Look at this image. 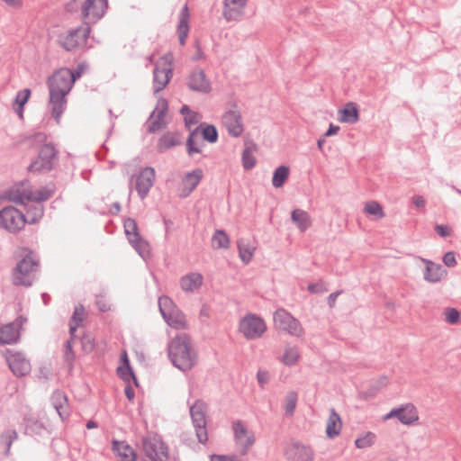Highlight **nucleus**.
Returning a JSON list of instances; mask_svg holds the SVG:
<instances>
[{
  "instance_id": "393cba45",
  "label": "nucleus",
  "mask_w": 461,
  "mask_h": 461,
  "mask_svg": "<svg viewBox=\"0 0 461 461\" xmlns=\"http://www.w3.org/2000/svg\"><path fill=\"white\" fill-rule=\"evenodd\" d=\"M67 95L64 92L50 91L49 103L51 105V116L57 123L60 122L61 115L67 108Z\"/></svg>"
},
{
  "instance_id": "a19ab883",
  "label": "nucleus",
  "mask_w": 461,
  "mask_h": 461,
  "mask_svg": "<svg viewBox=\"0 0 461 461\" xmlns=\"http://www.w3.org/2000/svg\"><path fill=\"white\" fill-rule=\"evenodd\" d=\"M31 89L25 88L17 93L14 99V109L20 118H23V107L31 96Z\"/></svg>"
},
{
  "instance_id": "7c9ffc66",
  "label": "nucleus",
  "mask_w": 461,
  "mask_h": 461,
  "mask_svg": "<svg viewBox=\"0 0 461 461\" xmlns=\"http://www.w3.org/2000/svg\"><path fill=\"white\" fill-rule=\"evenodd\" d=\"M180 133L167 131L164 133L158 140L157 150L158 153H164L167 149L181 144Z\"/></svg>"
},
{
  "instance_id": "7ed1b4c3",
  "label": "nucleus",
  "mask_w": 461,
  "mask_h": 461,
  "mask_svg": "<svg viewBox=\"0 0 461 461\" xmlns=\"http://www.w3.org/2000/svg\"><path fill=\"white\" fill-rule=\"evenodd\" d=\"M30 145L42 144L37 158L28 167L30 172L48 173L59 164V151L51 143H45L47 135L44 132H35L26 138Z\"/></svg>"
},
{
  "instance_id": "49530a36",
  "label": "nucleus",
  "mask_w": 461,
  "mask_h": 461,
  "mask_svg": "<svg viewBox=\"0 0 461 461\" xmlns=\"http://www.w3.org/2000/svg\"><path fill=\"white\" fill-rule=\"evenodd\" d=\"M46 428L44 424L37 420L30 419L26 420L25 423V434L33 436V435H41L43 430Z\"/></svg>"
},
{
  "instance_id": "412c9836",
  "label": "nucleus",
  "mask_w": 461,
  "mask_h": 461,
  "mask_svg": "<svg viewBox=\"0 0 461 461\" xmlns=\"http://www.w3.org/2000/svg\"><path fill=\"white\" fill-rule=\"evenodd\" d=\"M49 91L54 92H64V94L68 95L72 87L73 81L69 78L68 75L63 73V68H60L54 72V74L48 78L47 81Z\"/></svg>"
},
{
  "instance_id": "4d7b16f0",
  "label": "nucleus",
  "mask_w": 461,
  "mask_h": 461,
  "mask_svg": "<svg viewBox=\"0 0 461 461\" xmlns=\"http://www.w3.org/2000/svg\"><path fill=\"white\" fill-rule=\"evenodd\" d=\"M86 68V65L81 63V64H78L76 68L74 69H69V68H63V73H65L66 75H68L70 79H72L73 81V85L75 84V82L81 77V76L83 75L84 73V70L85 68Z\"/></svg>"
},
{
  "instance_id": "3c124183",
  "label": "nucleus",
  "mask_w": 461,
  "mask_h": 461,
  "mask_svg": "<svg viewBox=\"0 0 461 461\" xmlns=\"http://www.w3.org/2000/svg\"><path fill=\"white\" fill-rule=\"evenodd\" d=\"M299 358V352L297 348H287L282 357V361L285 366H294Z\"/></svg>"
},
{
  "instance_id": "f257e3e1",
  "label": "nucleus",
  "mask_w": 461,
  "mask_h": 461,
  "mask_svg": "<svg viewBox=\"0 0 461 461\" xmlns=\"http://www.w3.org/2000/svg\"><path fill=\"white\" fill-rule=\"evenodd\" d=\"M17 262L12 270V284L15 286L30 287L40 271L38 255L27 247H22L16 253Z\"/></svg>"
},
{
  "instance_id": "f3484780",
  "label": "nucleus",
  "mask_w": 461,
  "mask_h": 461,
  "mask_svg": "<svg viewBox=\"0 0 461 461\" xmlns=\"http://www.w3.org/2000/svg\"><path fill=\"white\" fill-rule=\"evenodd\" d=\"M156 173L151 167H146L135 176V189L140 199L147 197L155 182Z\"/></svg>"
},
{
  "instance_id": "a18cd8bd",
  "label": "nucleus",
  "mask_w": 461,
  "mask_h": 461,
  "mask_svg": "<svg viewBox=\"0 0 461 461\" xmlns=\"http://www.w3.org/2000/svg\"><path fill=\"white\" fill-rule=\"evenodd\" d=\"M199 128H194L190 131V133L186 139V153L188 156L192 157L194 153H201L202 149L198 147L194 140V137L198 134Z\"/></svg>"
},
{
  "instance_id": "864d4df0",
  "label": "nucleus",
  "mask_w": 461,
  "mask_h": 461,
  "mask_svg": "<svg viewBox=\"0 0 461 461\" xmlns=\"http://www.w3.org/2000/svg\"><path fill=\"white\" fill-rule=\"evenodd\" d=\"M238 249L240 258L242 260V262L246 264L250 262L253 257V249L248 244H245L243 241L238 242Z\"/></svg>"
},
{
  "instance_id": "09e8293b",
  "label": "nucleus",
  "mask_w": 461,
  "mask_h": 461,
  "mask_svg": "<svg viewBox=\"0 0 461 461\" xmlns=\"http://www.w3.org/2000/svg\"><path fill=\"white\" fill-rule=\"evenodd\" d=\"M297 400H298V394L296 392L290 391L287 393V394L285 396V410L286 415L291 416L294 414V410L296 408Z\"/></svg>"
},
{
  "instance_id": "9b49d317",
  "label": "nucleus",
  "mask_w": 461,
  "mask_h": 461,
  "mask_svg": "<svg viewBox=\"0 0 461 461\" xmlns=\"http://www.w3.org/2000/svg\"><path fill=\"white\" fill-rule=\"evenodd\" d=\"M185 86L194 93L207 95L212 92V84L204 70L200 67L191 69L185 77Z\"/></svg>"
},
{
  "instance_id": "f03ea898",
  "label": "nucleus",
  "mask_w": 461,
  "mask_h": 461,
  "mask_svg": "<svg viewBox=\"0 0 461 461\" xmlns=\"http://www.w3.org/2000/svg\"><path fill=\"white\" fill-rule=\"evenodd\" d=\"M167 355L173 366L183 372L191 370L197 362V353L186 333L176 335L167 346Z\"/></svg>"
},
{
  "instance_id": "e2e57ef3",
  "label": "nucleus",
  "mask_w": 461,
  "mask_h": 461,
  "mask_svg": "<svg viewBox=\"0 0 461 461\" xmlns=\"http://www.w3.org/2000/svg\"><path fill=\"white\" fill-rule=\"evenodd\" d=\"M199 113L192 112L189 115L184 117L185 126L191 131V126L198 123Z\"/></svg>"
},
{
  "instance_id": "aec40b11",
  "label": "nucleus",
  "mask_w": 461,
  "mask_h": 461,
  "mask_svg": "<svg viewBox=\"0 0 461 461\" xmlns=\"http://www.w3.org/2000/svg\"><path fill=\"white\" fill-rule=\"evenodd\" d=\"M168 109V103L165 98L158 101V105L151 113L148 120L147 131L149 133H154L159 129L165 127L164 118Z\"/></svg>"
},
{
  "instance_id": "423d86ee",
  "label": "nucleus",
  "mask_w": 461,
  "mask_h": 461,
  "mask_svg": "<svg viewBox=\"0 0 461 461\" xmlns=\"http://www.w3.org/2000/svg\"><path fill=\"white\" fill-rule=\"evenodd\" d=\"M141 450L149 461H168V446L157 435L141 438Z\"/></svg>"
},
{
  "instance_id": "c756f323",
  "label": "nucleus",
  "mask_w": 461,
  "mask_h": 461,
  "mask_svg": "<svg viewBox=\"0 0 461 461\" xmlns=\"http://www.w3.org/2000/svg\"><path fill=\"white\" fill-rule=\"evenodd\" d=\"M189 9L187 5H185L179 14V20L177 25V34L180 45H185L186 38L189 33Z\"/></svg>"
},
{
  "instance_id": "680f3d73",
  "label": "nucleus",
  "mask_w": 461,
  "mask_h": 461,
  "mask_svg": "<svg viewBox=\"0 0 461 461\" xmlns=\"http://www.w3.org/2000/svg\"><path fill=\"white\" fill-rule=\"evenodd\" d=\"M3 437L5 438V446H6L5 453L8 454L13 442L18 437V434H17L16 430H14V429H7L6 431H5Z\"/></svg>"
},
{
  "instance_id": "6e6d98bb",
  "label": "nucleus",
  "mask_w": 461,
  "mask_h": 461,
  "mask_svg": "<svg viewBox=\"0 0 461 461\" xmlns=\"http://www.w3.org/2000/svg\"><path fill=\"white\" fill-rule=\"evenodd\" d=\"M80 343L82 350L86 354L91 353L95 349V341L90 334L85 333L80 338Z\"/></svg>"
},
{
  "instance_id": "ddd939ff",
  "label": "nucleus",
  "mask_w": 461,
  "mask_h": 461,
  "mask_svg": "<svg viewBox=\"0 0 461 461\" xmlns=\"http://www.w3.org/2000/svg\"><path fill=\"white\" fill-rule=\"evenodd\" d=\"M0 198L14 202L17 204L26 205L32 199L30 182L21 181L15 184L14 186L5 190Z\"/></svg>"
},
{
  "instance_id": "1a4fd4ad",
  "label": "nucleus",
  "mask_w": 461,
  "mask_h": 461,
  "mask_svg": "<svg viewBox=\"0 0 461 461\" xmlns=\"http://www.w3.org/2000/svg\"><path fill=\"white\" fill-rule=\"evenodd\" d=\"M26 224L25 215L14 206L0 210V228L10 233H17Z\"/></svg>"
},
{
  "instance_id": "39448f33",
  "label": "nucleus",
  "mask_w": 461,
  "mask_h": 461,
  "mask_svg": "<svg viewBox=\"0 0 461 461\" xmlns=\"http://www.w3.org/2000/svg\"><path fill=\"white\" fill-rule=\"evenodd\" d=\"M158 308L164 321L170 327L176 330L186 328L185 315L168 296L163 295L159 297Z\"/></svg>"
},
{
  "instance_id": "37998d69",
  "label": "nucleus",
  "mask_w": 461,
  "mask_h": 461,
  "mask_svg": "<svg viewBox=\"0 0 461 461\" xmlns=\"http://www.w3.org/2000/svg\"><path fill=\"white\" fill-rule=\"evenodd\" d=\"M123 228L128 241L141 236L139 231L137 221L133 218H126L123 221Z\"/></svg>"
},
{
  "instance_id": "052dcab7",
  "label": "nucleus",
  "mask_w": 461,
  "mask_h": 461,
  "mask_svg": "<svg viewBox=\"0 0 461 461\" xmlns=\"http://www.w3.org/2000/svg\"><path fill=\"white\" fill-rule=\"evenodd\" d=\"M460 317L459 312L455 308H447L445 310V320L449 324H456L458 322Z\"/></svg>"
},
{
  "instance_id": "774afa93",
  "label": "nucleus",
  "mask_w": 461,
  "mask_h": 461,
  "mask_svg": "<svg viewBox=\"0 0 461 461\" xmlns=\"http://www.w3.org/2000/svg\"><path fill=\"white\" fill-rule=\"evenodd\" d=\"M258 383L261 387H264L269 381V374L267 371L259 370L257 373Z\"/></svg>"
},
{
  "instance_id": "c9c22d12",
  "label": "nucleus",
  "mask_w": 461,
  "mask_h": 461,
  "mask_svg": "<svg viewBox=\"0 0 461 461\" xmlns=\"http://www.w3.org/2000/svg\"><path fill=\"white\" fill-rule=\"evenodd\" d=\"M339 113V121L342 122L355 123L359 120V112L355 103H347Z\"/></svg>"
},
{
  "instance_id": "2f4dec72",
  "label": "nucleus",
  "mask_w": 461,
  "mask_h": 461,
  "mask_svg": "<svg viewBox=\"0 0 461 461\" xmlns=\"http://www.w3.org/2000/svg\"><path fill=\"white\" fill-rule=\"evenodd\" d=\"M248 0H224L223 16L227 21L235 20L246 6Z\"/></svg>"
},
{
  "instance_id": "bf43d9fd",
  "label": "nucleus",
  "mask_w": 461,
  "mask_h": 461,
  "mask_svg": "<svg viewBox=\"0 0 461 461\" xmlns=\"http://www.w3.org/2000/svg\"><path fill=\"white\" fill-rule=\"evenodd\" d=\"M122 366H118L116 370L118 376L124 373L130 375L131 370H132V368L131 366L130 360L125 351L122 354Z\"/></svg>"
},
{
  "instance_id": "c85d7f7f",
  "label": "nucleus",
  "mask_w": 461,
  "mask_h": 461,
  "mask_svg": "<svg viewBox=\"0 0 461 461\" xmlns=\"http://www.w3.org/2000/svg\"><path fill=\"white\" fill-rule=\"evenodd\" d=\"M245 148L241 155L242 167L245 170L252 169L257 163V159L253 152L258 150L257 144L250 140H246L244 142Z\"/></svg>"
},
{
  "instance_id": "8fccbe9b",
  "label": "nucleus",
  "mask_w": 461,
  "mask_h": 461,
  "mask_svg": "<svg viewBox=\"0 0 461 461\" xmlns=\"http://www.w3.org/2000/svg\"><path fill=\"white\" fill-rule=\"evenodd\" d=\"M375 434L368 431L355 440V446L357 448H366L375 443Z\"/></svg>"
},
{
  "instance_id": "f704fd0d",
  "label": "nucleus",
  "mask_w": 461,
  "mask_h": 461,
  "mask_svg": "<svg viewBox=\"0 0 461 461\" xmlns=\"http://www.w3.org/2000/svg\"><path fill=\"white\" fill-rule=\"evenodd\" d=\"M342 428V421L339 414L335 409H330V416L326 425V435L329 438H334L339 435Z\"/></svg>"
},
{
  "instance_id": "4be33fe9",
  "label": "nucleus",
  "mask_w": 461,
  "mask_h": 461,
  "mask_svg": "<svg viewBox=\"0 0 461 461\" xmlns=\"http://www.w3.org/2000/svg\"><path fill=\"white\" fill-rule=\"evenodd\" d=\"M221 120L230 136L237 138L242 134L244 129L239 111L225 112Z\"/></svg>"
},
{
  "instance_id": "4468645a",
  "label": "nucleus",
  "mask_w": 461,
  "mask_h": 461,
  "mask_svg": "<svg viewBox=\"0 0 461 461\" xmlns=\"http://www.w3.org/2000/svg\"><path fill=\"white\" fill-rule=\"evenodd\" d=\"M108 0H86L81 6V15L84 23H95L105 14Z\"/></svg>"
},
{
  "instance_id": "0eeeda50",
  "label": "nucleus",
  "mask_w": 461,
  "mask_h": 461,
  "mask_svg": "<svg viewBox=\"0 0 461 461\" xmlns=\"http://www.w3.org/2000/svg\"><path fill=\"white\" fill-rule=\"evenodd\" d=\"M173 76V60L170 54H165L155 65L153 69L154 94L162 91Z\"/></svg>"
},
{
  "instance_id": "20e7f679",
  "label": "nucleus",
  "mask_w": 461,
  "mask_h": 461,
  "mask_svg": "<svg viewBox=\"0 0 461 461\" xmlns=\"http://www.w3.org/2000/svg\"><path fill=\"white\" fill-rule=\"evenodd\" d=\"M91 32L89 23H83L82 25L70 29L66 34L58 37V44L66 51H74L86 45Z\"/></svg>"
},
{
  "instance_id": "e433bc0d",
  "label": "nucleus",
  "mask_w": 461,
  "mask_h": 461,
  "mask_svg": "<svg viewBox=\"0 0 461 461\" xmlns=\"http://www.w3.org/2000/svg\"><path fill=\"white\" fill-rule=\"evenodd\" d=\"M86 319V311L82 304L76 306L73 315L69 321V336L71 339H76V332L77 328Z\"/></svg>"
},
{
  "instance_id": "c03bdc74",
  "label": "nucleus",
  "mask_w": 461,
  "mask_h": 461,
  "mask_svg": "<svg viewBox=\"0 0 461 461\" xmlns=\"http://www.w3.org/2000/svg\"><path fill=\"white\" fill-rule=\"evenodd\" d=\"M212 247L215 249H228L230 239L227 233L222 230H217L212 238Z\"/></svg>"
},
{
  "instance_id": "6ab92c4d",
  "label": "nucleus",
  "mask_w": 461,
  "mask_h": 461,
  "mask_svg": "<svg viewBox=\"0 0 461 461\" xmlns=\"http://www.w3.org/2000/svg\"><path fill=\"white\" fill-rule=\"evenodd\" d=\"M285 456L287 461H313L314 459L312 448L299 441H295L286 447Z\"/></svg>"
},
{
  "instance_id": "0e129e2a",
  "label": "nucleus",
  "mask_w": 461,
  "mask_h": 461,
  "mask_svg": "<svg viewBox=\"0 0 461 461\" xmlns=\"http://www.w3.org/2000/svg\"><path fill=\"white\" fill-rule=\"evenodd\" d=\"M435 231L443 238L449 237L452 233L451 228L443 224H437L435 226Z\"/></svg>"
},
{
  "instance_id": "a211bd4d",
  "label": "nucleus",
  "mask_w": 461,
  "mask_h": 461,
  "mask_svg": "<svg viewBox=\"0 0 461 461\" xmlns=\"http://www.w3.org/2000/svg\"><path fill=\"white\" fill-rule=\"evenodd\" d=\"M5 357L10 370L17 377L25 376L31 372L30 361L25 358L23 354L20 352L13 353L7 349Z\"/></svg>"
},
{
  "instance_id": "f8f14e48",
  "label": "nucleus",
  "mask_w": 461,
  "mask_h": 461,
  "mask_svg": "<svg viewBox=\"0 0 461 461\" xmlns=\"http://www.w3.org/2000/svg\"><path fill=\"white\" fill-rule=\"evenodd\" d=\"M274 322L277 329L293 336L300 337L303 334V329L300 321L283 308L277 309L275 312Z\"/></svg>"
},
{
  "instance_id": "603ef678",
  "label": "nucleus",
  "mask_w": 461,
  "mask_h": 461,
  "mask_svg": "<svg viewBox=\"0 0 461 461\" xmlns=\"http://www.w3.org/2000/svg\"><path fill=\"white\" fill-rule=\"evenodd\" d=\"M55 193L54 187H42L38 190L35 194H32V199L31 202H34L36 203H41V202L49 200Z\"/></svg>"
},
{
  "instance_id": "2eb2a0df",
  "label": "nucleus",
  "mask_w": 461,
  "mask_h": 461,
  "mask_svg": "<svg viewBox=\"0 0 461 461\" xmlns=\"http://www.w3.org/2000/svg\"><path fill=\"white\" fill-rule=\"evenodd\" d=\"M26 318L20 315L14 321L0 327V345L15 344L20 340L21 329Z\"/></svg>"
},
{
  "instance_id": "4c0bfd02",
  "label": "nucleus",
  "mask_w": 461,
  "mask_h": 461,
  "mask_svg": "<svg viewBox=\"0 0 461 461\" xmlns=\"http://www.w3.org/2000/svg\"><path fill=\"white\" fill-rule=\"evenodd\" d=\"M129 242L143 259H148L151 257L150 245L141 236L131 240Z\"/></svg>"
},
{
  "instance_id": "6e6552de",
  "label": "nucleus",
  "mask_w": 461,
  "mask_h": 461,
  "mask_svg": "<svg viewBox=\"0 0 461 461\" xmlns=\"http://www.w3.org/2000/svg\"><path fill=\"white\" fill-rule=\"evenodd\" d=\"M206 410L207 404L201 399H197L190 407L192 423L194 427L198 442L201 444H206L208 441Z\"/></svg>"
},
{
  "instance_id": "473e14b6",
  "label": "nucleus",
  "mask_w": 461,
  "mask_h": 461,
  "mask_svg": "<svg viewBox=\"0 0 461 461\" xmlns=\"http://www.w3.org/2000/svg\"><path fill=\"white\" fill-rule=\"evenodd\" d=\"M291 220L301 232H305L312 226L310 214L299 208L292 211Z\"/></svg>"
},
{
  "instance_id": "13d9d810",
  "label": "nucleus",
  "mask_w": 461,
  "mask_h": 461,
  "mask_svg": "<svg viewBox=\"0 0 461 461\" xmlns=\"http://www.w3.org/2000/svg\"><path fill=\"white\" fill-rule=\"evenodd\" d=\"M307 290L311 294H324V293L328 292L329 289H328L326 284L322 280H319L316 283L309 284L308 287H307Z\"/></svg>"
},
{
  "instance_id": "ea45409f",
  "label": "nucleus",
  "mask_w": 461,
  "mask_h": 461,
  "mask_svg": "<svg viewBox=\"0 0 461 461\" xmlns=\"http://www.w3.org/2000/svg\"><path fill=\"white\" fill-rule=\"evenodd\" d=\"M196 128H199V131H201L203 140L208 141L209 143L217 142L219 134L217 128L213 124L203 122Z\"/></svg>"
},
{
  "instance_id": "58836bf2",
  "label": "nucleus",
  "mask_w": 461,
  "mask_h": 461,
  "mask_svg": "<svg viewBox=\"0 0 461 461\" xmlns=\"http://www.w3.org/2000/svg\"><path fill=\"white\" fill-rule=\"evenodd\" d=\"M290 175V168L287 166L282 165L277 167L273 173L272 185L276 188L282 187L287 181Z\"/></svg>"
},
{
  "instance_id": "69168bd1",
  "label": "nucleus",
  "mask_w": 461,
  "mask_h": 461,
  "mask_svg": "<svg viewBox=\"0 0 461 461\" xmlns=\"http://www.w3.org/2000/svg\"><path fill=\"white\" fill-rule=\"evenodd\" d=\"M443 263L448 267H453L456 265V256L453 251H448L443 256Z\"/></svg>"
},
{
  "instance_id": "a878e982",
  "label": "nucleus",
  "mask_w": 461,
  "mask_h": 461,
  "mask_svg": "<svg viewBox=\"0 0 461 461\" xmlns=\"http://www.w3.org/2000/svg\"><path fill=\"white\" fill-rule=\"evenodd\" d=\"M112 450L120 461H137V453L126 441L113 439Z\"/></svg>"
},
{
  "instance_id": "dca6fc26",
  "label": "nucleus",
  "mask_w": 461,
  "mask_h": 461,
  "mask_svg": "<svg viewBox=\"0 0 461 461\" xmlns=\"http://www.w3.org/2000/svg\"><path fill=\"white\" fill-rule=\"evenodd\" d=\"M232 429L236 445L239 448L240 456H246L249 449L255 442L253 432H249L241 420L233 422Z\"/></svg>"
},
{
  "instance_id": "5701e85b",
  "label": "nucleus",
  "mask_w": 461,
  "mask_h": 461,
  "mask_svg": "<svg viewBox=\"0 0 461 461\" xmlns=\"http://www.w3.org/2000/svg\"><path fill=\"white\" fill-rule=\"evenodd\" d=\"M203 177V171L202 168H195L191 172H188L182 178V188L180 189L179 196L185 198L189 196L193 191L200 184Z\"/></svg>"
},
{
  "instance_id": "cd10ccee",
  "label": "nucleus",
  "mask_w": 461,
  "mask_h": 461,
  "mask_svg": "<svg viewBox=\"0 0 461 461\" xmlns=\"http://www.w3.org/2000/svg\"><path fill=\"white\" fill-rule=\"evenodd\" d=\"M203 276L197 272H192L180 278L181 288L187 293H193L203 285Z\"/></svg>"
},
{
  "instance_id": "9d476101",
  "label": "nucleus",
  "mask_w": 461,
  "mask_h": 461,
  "mask_svg": "<svg viewBox=\"0 0 461 461\" xmlns=\"http://www.w3.org/2000/svg\"><path fill=\"white\" fill-rule=\"evenodd\" d=\"M239 330L247 339L252 340L262 337L267 325L261 317L249 313L240 321Z\"/></svg>"
},
{
  "instance_id": "bb28decb",
  "label": "nucleus",
  "mask_w": 461,
  "mask_h": 461,
  "mask_svg": "<svg viewBox=\"0 0 461 461\" xmlns=\"http://www.w3.org/2000/svg\"><path fill=\"white\" fill-rule=\"evenodd\" d=\"M50 402L62 420L68 418V402L65 392L61 390H55L51 394Z\"/></svg>"
},
{
  "instance_id": "72a5a7b5",
  "label": "nucleus",
  "mask_w": 461,
  "mask_h": 461,
  "mask_svg": "<svg viewBox=\"0 0 461 461\" xmlns=\"http://www.w3.org/2000/svg\"><path fill=\"white\" fill-rule=\"evenodd\" d=\"M400 413L397 419L404 425H411L419 420V414L416 407L412 403H406L398 408Z\"/></svg>"
},
{
  "instance_id": "338daca9",
  "label": "nucleus",
  "mask_w": 461,
  "mask_h": 461,
  "mask_svg": "<svg viewBox=\"0 0 461 461\" xmlns=\"http://www.w3.org/2000/svg\"><path fill=\"white\" fill-rule=\"evenodd\" d=\"M119 377L124 381L125 383H127L128 384L132 381L134 385L136 387H139V381H138V378L136 377L133 370H131V374L128 375L127 373H124L121 375H119Z\"/></svg>"
},
{
  "instance_id": "5fc2aeb1",
  "label": "nucleus",
  "mask_w": 461,
  "mask_h": 461,
  "mask_svg": "<svg viewBox=\"0 0 461 461\" xmlns=\"http://www.w3.org/2000/svg\"><path fill=\"white\" fill-rule=\"evenodd\" d=\"M75 339H71V338L66 341L65 343V350H64V360L67 363L68 366L71 369L73 367V363L76 357L75 352L72 349V341Z\"/></svg>"
},
{
  "instance_id": "de8ad7c7",
  "label": "nucleus",
  "mask_w": 461,
  "mask_h": 461,
  "mask_svg": "<svg viewBox=\"0 0 461 461\" xmlns=\"http://www.w3.org/2000/svg\"><path fill=\"white\" fill-rule=\"evenodd\" d=\"M364 212L369 215L375 216V219L384 217V212L382 205L376 201H370L365 204Z\"/></svg>"
},
{
  "instance_id": "b1692460",
  "label": "nucleus",
  "mask_w": 461,
  "mask_h": 461,
  "mask_svg": "<svg viewBox=\"0 0 461 461\" xmlns=\"http://www.w3.org/2000/svg\"><path fill=\"white\" fill-rule=\"evenodd\" d=\"M420 259L426 265L423 278L426 282L436 284L440 282L447 276V270L440 264H436L433 261L420 258Z\"/></svg>"
},
{
  "instance_id": "79ce46f5",
  "label": "nucleus",
  "mask_w": 461,
  "mask_h": 461,
  "mask_svg": "<svg viewBox=\"0 0 461 461\" xmlns=\"http://www.w3.org/2000/svg\"><path fill=\"white\" fill-rule=\"evenodd\" d=\"M44 209L41 203H35L29 206L25 215L26 223L33 224L38 222L43 216Z\"/></svg>"
}]
</instances>
